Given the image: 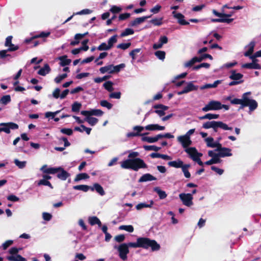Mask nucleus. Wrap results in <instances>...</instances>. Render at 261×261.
Masks as SVG:
<instances>
[{"label":"nucleus","mask_w":261,"mask_h":261,"mask_svg":"<svg viewBox=\"0 0 261 261\" xmlns=\"http://www.w3.org/2000/svg\"><path fill=\"white\" fill-rule=\"evenodd\" d=\"M131 45L130 42H127L125 43H120L117 46V47L122 50H125L128 48Z\"/></svg>","instance_id":"54"},{"label":"nucleus","mask_w":261,"mask_h":261,"mask_svg":"<svg viewBox=\"0 0 261 261\" xmlns=\"http://www.w3.org/2000/svg\"><path fill=\"white\" fill-rule=\"evenodd\" d=\"M121 97V93L120 92L111 93L109 95L111 98L119 99Z\"/></svg>","instance_id":"59"},{"label":"nucleus","mask_w":261,"mask_h":261,"mask_svg":"<svg viewBox=\"0 0 261 261\" xmlns=\"http://www.w3.org/2000/svg\"><path fill=\"white\" fill-rule=\"evenodd\" d=\"M73 189L77 190L87 192L90 189V187L87 185H78L74 186Z\"/></svg>","instance_id":"44"},{"label":"nucleus","mask_w":261,"mask_h":261,"mask_svg":"<svg viewBox=\"0 0 261 261\" xmlns=\"http://www.w3.org/2000/svg\"><path fill=\"white\" fill-rule=\"evenodd\" d=\"M204 141L206 144V146L208 147H216L217 148L218 147H220V143H219V142L215 141L214 139L211 137L206 138L204 139Z\"/></svg>","instance_id":"16"},{"label":"nucleus","mask_w":261,"mask_h":261,"mask_svg":"<svg viewBox=\"0 0 261 261\" xmlns=\"http://www.w3.org/2000/svg\"><path fill=\"white\" fill-rule=\"evenodd\" d=\"M183 204L187 206L193 204V197H179Z\"/></svg>","instance_id":"31"},{"label":"nucleus","mask_w":261,"mask_h":261,"mask_svg":"<svg viewBox=\"0 0 261 261\" xmlns=\"http://www.w3.org/2000/svg\"><path fill=\"white\" fill-rule=\"evenodd\" d=\"M221 128L224 130H231L232 128L229 127L227 126V125L221 121H218V126H217V129L218 128Z\"/></svg>","instance_id":"51"},{"label":"nucleus","mask_w":261,"mask_h":261,"mask_svg":"<svg viewBox=\"0 0 261 261\" xmlns=\"http://www.w3.org/2000/svg\"><path fill=\"white\" fill-rule=\"evenodd\" d=\"M100 105L102 107H106L108 109H111L112 108L113 105L106 100H101L100 102Z\"/></svg>","instance_id":"57"},{"label":"nucleus","mask_w":261,"mask_h":261,"mask_svg":"<svg viewBox=\"0 0 261 261\" xmlns=\"http://www.w3.org/2000/svg\"><path fill=\"white\" fill-rule=\"evenodd\" d=\"M132 248H142L148 249L150 248L152 251H158L161 247L159 244L154 240H151L148 238L139 237L137 238L136 242L130 243Z\"/></svg>","instance_id":"2"},{"label":"nucleus","mask_w":261,"mask_h":261,"mask_svg":"<svg viewBox=\"0 0 261 261\" xmlns=\"http://www.w3.org/2000/svg\"><path fill=\"white\" fill-rule=\"evenodd\" d=\"M237 64V62L236 61H233L231 63H226L222 65V68H229L236 65Z\"/></svg>","instance_id":"61"},{"label":"nucleus","mask_w":261,"mask_h":261,"mask_svg":"<svg viewBox=\"0 0 261 261\" xmlns=\"http://www.w3.org/2000/svg\"><path fill=\"white\" fill-rule=\"evenodd\" d=\"M150 16H144L142 17H138L136 18L135 20L132 21L130 23V25L133 27L137 26L141 23L145 21L146 19L150 18Z\"/></svg>","instance_id":"27"},{"label":"nucleus","mask_w":261,"mask_h":261,"mask_svg":"<svg viewBox=\"0 0 261 261\" xmlns=\"http://www.w3.org/2000/svg\"><path fill=\"white\" fill-rule=\"evenodd\" d=\"M59 169H57V168L49 167L47 165H44L40 168V170L43 173L51 174H54L58 173V170Z\"/></svg>","instance_id":"17"},{"label":"nucleus","mask_w":261,"mask_h":261,"mask_svg":"<svg viewBox=\"0 0 261 261\" xmlns=\"http://www.w3.org/2000/svg\"><path fill=\"white\" fill-rule=\"evenodd\" d=\"M219 117V115L216 114L208 113L206 114L207 119L213 120L218 119Z\"/></svg>","instance_id":"60"},{"label":"nucleus","mask_w":261,"mask_h":261,"mask_svg":"<svg viewBox=\"0 0 261 261\" xmlns=\"http://www.w3.org/2000/svg\"><path fill=\"white\" fill-rule=\"evenodd\" d=\"M125 67V65L123 63L119 65L114 66L113 65L110 64L107 66H105L101 67L99 69V71L101 73L104 74L108 73L112 74L114 73L119 72L121 69L124 68Z\"/></svg>","instance_id":"5"},{"label":"nucleus","mask_w":261,"mask_h":261,"mask_svg":"<svg viewBox=\"0 0 261 261\" xmlns=\"http://www.w3.org/2000/svg\"><path fill=\"white\" fill-rule=\"evenodd\" d=\"M14 162L15 164L20 169L24 168L27 164L26 161H20L18 159H15Z\"/></svg>","instance_id":"48"},{"label":"nucleus","mask_w":261,"mask_h":261,"mask_svg":"<svg viewBox=\"0 0 261 261\" xmlns=\"http://www.w3.org/2000/svg\"><path fill=\"white\" fill-rule=\"evenodd\" d=\"M155 109L154 112L160 117L163 116L165 114V111L168 109V107L163 105H157L153 106Z\"/></svg>","instance_id":"13"},{"label":"nucleus","mask_w":261,"mask_h":261,"mask_svg":"<svg viewBox=\"0 0 261 261\" xmlns=\"http://www.w3.org/2000/svg\"><path fill=\"white\" fill-rule=\"evenodd\" d=\"M155 55L159 59L164 60L165 58V52L162 50L156 51Z\"/></svg>","instance_id":"52"},{"label":"nucleus","mask_w":261,"mask_h":261,"mask_svg":"<svg viewBox=\"0 0 261 261\" xmlns=\"http://www.w3.org/2000/svg\"><path fill=\"white\" fill-rule=\"evenodd\" d=\"M111 49L108 43L102 42L97 47V49L100 51L108 50Z\"/></svg>","instance_id":"43"},{"label":"nucleus","mask_w":261,"mask_h":261,"mask_svg":"<svg viewBox=\"0 0 261 261\" xmlns=\"http://www.w3.org/2000/svg\"><path fill=\"white\" fill-rule=\"evenodd\" d=\"M185 151L193 161L196 162L200 166L203 165V163L200 159L202 154L199 152L196 148L192 147L187 148Z\"/></svg>","instance_id":"4"},{"label":"nucleus","mask_w":261,"mask_h":261,"mask_svg":"<svg viewBox=\"0 0 261 261\" xmlns=\"http://www.w3.org/2000/svg\"><path fill=\"white\" fill-rule=\"evenodd\" d=\"M242 67L243 68L260 69L261 66L257 62H252L251 63L244 64L242 65Z\"/></svg>","instance_id":"26"},{"label":"nucleus","mask_w":261,"mask_h":261,"mask_svg":"<svg viewBox=\"0 0 261 261\" xmlns=\"http://www.w3.org/2000/svg\"><path fill=\"white\" fill-rule=\"evenodd\" d=\"M82 105L81 103L78 102H74L72 105L71 110L73 112H77L80 111V109L81 108Z\"/></svg>","instance_id":"46"},{"label":"nucleus","mask_w":261,"mask_h":261,"mask_svg":"<svg viewBox=\"0 0 261 261\" xmlns=\"http://www.w3.org/2000/svg\"><path fill=\"white\" fill-rule=\"evenodd\" d=\"M7 259L9 261H27L26 258L19 254L8 256Z\"/></svg>","instance_id":"28"},{"label":"nucleus","mask_w":261,"mask_h":261,"mask_svg":"<svg viewBox=\"0 0 261 261\" xmlns=\"http://www.w3.org/2000/svg\"><path fill=\"white\" fill-rule=\"evenodd\" d=\"M113 85L114 84L112 82L107 81L103 84V86L107 91L109 92H112L114 89L113 87Z\"/></svg>","instance_id":"38"},{"label":"nucleus","mask_w":261,"mask_h":261,"mask_svg":"<svg viewBox=\"0 0 261 261\" xmlns=\"http://www.w3.org/2000/svg\"><path fill=\"white\" fill-rule=\"evenodd\" d=\"M57 169H60L58 170V175L57 176L59 178L62 180H66L67 178L69 176V173L65 171L61 167H58Z\"/></svg>","instance_id":"21"},{"label":"nucleus","mask_w":261,"mask_h":261,"mask_svg":"<svg viewBox=\"0 0 261 261\" xmlns=\"http://www.w3.org/2000/svg\"><path fill=\"white\" fill-rule=\"evenodd\" d=\"M221 102L217 100H211L202 108L203 112L217 111L220 110Z\"/></svg>","instance_id":"8"},{"label":"nucleus","mask_w":261,"mask_h":261,"mask_svg":"<svg viewBox=\"0 0 261 261\" xmlns=\"http://www.w3.org/2000/svg\"><path fill=\"white\" fill-rule=\"evenodd\" d=\"M216 150L219 152L218 155L219 157L230 156L232 155L231 149L228 148L222 147L221 144L220 147H218Z\"/></svg>","instance_id":"11"},{"label":"nucleus","mask_w":261,"mask_h":261,"mask_svg":"<svg viewBox=\"0 0 261 261\" xmlns=\"http://www.w3.org/2000/svg\"><path fill=\"white\" fill-rule=\"evenodd\" d=\"M218 121H207L203 123L202 127L204 129L213 128L214 130L217 132Z\"/></svg>","instance_id":"18"},{"label":"nucleus","mask_w":261,"mask_h":261,"mask_svg":"<svg viewBox=\"0 0 261 261\" xmlns=\"http://www.w3.org/2000/svg\"><path fill=\"white\" fill-rule=\"evenodd\" d=\"M115 240L118 243L122 242L125 239V236L124 234H119L115 236Z\"/></svg>","instance_id":"62"},{"label":"nucleus","mask_w":261,"mask_h":261,"mask_svg":"<svg viewBox=\"0 0 261 261\" xmlns=\"http://www.w3.org/2000/svg\"><path fill=\"white\" fill-rule=\"evenodd\" d=\"M42 217L44 220L48 221L51 220L52 215L50 213L44 212L42 214Z\"/></svg>","instance_id":"64"},{"label":"nucleus","mask_w":261,"mask_h":261,"mask_svg":"<svg viewBox=\"0 0 261 261\" xmlns=\"http://www.w3.org/2000/svg\"><path fill=\"white\" fill-rule=\"evenodd\" d=\"M186 93H188L189 92L197 90L198 89V86H195L193 82H189L187 83V86L184 89Z\"/></svg>","instance_id":"33"},{"label":"nucleus","mask_w":261,"mask_h":261,"mask_svg":"<svg viewBox=\"0 0 261 261\" xmlns=\"http://www.w3.org/2000/svg\"><path fill=\"white\" fill-rule=\"evenodd\" d=\"M144 129H145V127L141 126H135L133 127V130L136 132H135L136 134H138V136H140V135L142 136L143 135H140V133L142 131H143L144 130Z\"/></svg>","instance_id":"58"},{"label":"nucleus","mask_w":261,"mask_h":261,"mask_svg":"<svg viewBox=\"0 0 261 261\" xmlns=\"http://www.w3.org/2000/svg\"><path fill=\"white\" fill-rule=\"evenodd\" d=\"M168 164L169 166L175 168H181L185 165L184 164V162L179 159H178L175 161L169 162Z\"/></svg>","instance_id":"20"},{"label":"nucleus","mask_w":261,"mask_h":261,"mask_svg":"<svg viewBox=\"0 0 261 261\" xmlns=\"http://www.w3.org/2000/svg\"><path fill=\"white\" fill-rule=\"evenodd\" d=\"M50 71V68L49 65L47 64H45L44 67L41 68L38 72L39 75L44 76L48 74Z\"/></svg>","instance_id":"32"},{"label":"nucleus","mask_w":261,"mask_h":261,"mask_svg":"<svg viewBox=\"0 0 261 261\" xmlns=\"http://www.w3.org/2000/svg\"><path fill=\"white\" fill-rule=\"evenodd\" d=\"M243 75L242 74L237 72L234 70H231L229 78L233 81L229 83V85L232 86L243 83Z\"/></svg>","instance_id":"7"},{"label":"nucleus","mask_w":261,"mask_h":261,"mask_svg":"<svg viewBox=\"0 0 261 261\" xmlns=\"http://www.w3.org/2000/svg\"><path fill=\"white\" fill-rule=\"evenodd\" d=\"M119 229L120 230H124L129 232H132L134 230V227L131 225H121L119 227Z\"/></svg>","instance_id":"42"},{"label":"nucleus","mask_w":261,"mask_h":261,"mask_svg":"<svg viewBox=\"0 0 261 261\" xmlns=\"http://www.w3.org/2000/svg\"><path fill=\"white\" fill-rule=\"evenodd\" d=\"M60 89L59 88H56L54 91L53 92L52 95L53 96L57 99L58 98H60Z\"/></svg>","instance_id":"63"},{"label":"nucleus","mask_w":261,"mask_h":261,"mask_svg":"<svg viewBox=\"0 0 261 261\" xmlns=\"http://www.w3.org/2000/svg\"><path fill=\"white\" fill-rule=\"evenodd\" d=\"M139 155L138 152L130 151L128 155L129 159L120 163L121 167L123 169H130L134 171H138L141 168H147V165L144 161L137 158Z\"/></svg>","instance_id":"1"},{"label":"nucleus","mask_w":261,"mask_h":261,"mask_svg":"<svg viewBox=\"0 0 261 261\" xmlns=\"http://www.w3.org/2000/svg\"><path fill=\"white\" fill-rule=\"evenodd\" d=\"M134 33V31L133 29L130 28H127L125 29L120 34L121 37H124L130 35H133Z\"/></svg>","instance_id":"41"},{"label":"nucleus","mask_w":261,"mask_h":261,"mask_svg":"<svg viewBox=\"0 0 261 261\" xmlns=\"http://www.w3.org/2000/svg\"><path fill=\"white\" fill-rule=\"evenodd\" d=\"M250 94V92H246L243 94L242 99H233L231 100V103L234 105H241L242 108L249 107L250 111H253L257 108L258 104L256 100L249 98L248 95Z\"/></svg>","instance_id":"3"},{"label":"nucleus","mask_w":261,"mask_h":261,"mask_svg":"<svg viewBox=\"0 0 261 261\" xmlns=\"http://www.w3.org/2000/svg\"><path fill=\"white\" fill-rule=\"evenodd\" d=\"M221 83V81L217 80L213 84H205L200 87V89L203 90L204 89L212 88H216L217 87L218 85Z\"/></svg>","instance_id":"35"},{"label":"nucleus","mask_w":261,"mask_h":261,"mask_svg":"<svg viewBox=\"0 0 261 261\" xmlns=\"http://www.w3.org/2000/svg\"><path fill=\"white\" fill-rule=\"evenodd\" d=\"M0 126H2V131L7 134L10 133V129H16L18 128V125L13 122L1 123Z\"/></svg>","instance_id":"9"},{"label":"nucleus","mask_w":261,"mask_h":261,"mask_svg":"<svg viewBox=\"0 0 261 261\" xmlns=\"http://www.w3.org/2000/svg\"><path fill=\"white\" fill-rule=\"evenodd\" d=\"M190 167V165L189 164H185L182 168L181 170L183 172L186 178H190L191 176V174L190 172L188 171V168Z\"/></svg>","instance_id":"39"},{"label":"nucleus","mask_w":261,"mask_h":261,"mask_svg":"<svg viewBox=\"0 0 261 261\" xmlns=\"http://www.w3.org/2000/svg\"><path fill=\"white\" fill-rule=\"evenodd\" d=\"M141 51V48H136L132 50L129 53V56L132 58L133 60H135L137 58V54Z\"/></svg>","instance_id":"50"},{"label":"nucleus","mask_w":261,"mask_h":261,"mask_svg":"<svg viewBox=\"0 0 261 261\" xmlns=\"http://www.w3.org/2000/svg\"><path fill=\"white\" fill-rule=\"evenodd\" d=\"M130 243H134V242H129L128 243H123L120 244L118 247L115 246V248H117L119 252V256L123 260L127 259V255L129 253V247H132L130 246Z\"/></svg>","instance_id":"6"},{"label":"nucleus","mask_w":261,"mask_h":261,"mask_svg":"<svg viewBox=\"0 0 261 261\" xmlns=\"http://www.w3.org/2000/svg\"><path fill=\"white\" fill-rule=\"evenodd\" d=\"M88 220L91 225H96L99 222V219L96 216L90 217Z\"/></svg>","instance_id":"55"},{"label":"nucleus","mask_w":261,"mask_h":261,"mask_svg":"<svg viewBox=\"0 0 261 261\" xmlns=\"http://www.w3.org/2000/svg\"><path fill=\"white\" fill-rule=\"evenodd\" d=\"M156 180V178L149 173L143 175L139 179V182H146L148 181H152Z\"/></svg>","instance_id":"24"},{"label":"nucleus","mask_w":261,"mask_h":261,"mask_svg":"<svg viewBox=\"0 0 261 261\" xmlns=\"http://www.w3.org/2000/svg\"><path fill=\"white\" fill-rule=\"evenodd\" d=\"M165 128V126H160L156 124H149L145 127V129L147 130H163Z\"/></svg>","instance_id":"22"},{"label":"nucleus","mask_w":261,"mask_h":261,"mask_svg":"<svg viewBox=\"0 0 261 261\" xmlns=\"http://www.w3.org/2000/svg\"><path fill=\"white\" fill-rule=\"evenodd\" d=\"M90 190L92 191L96 190V192L101 195L105 194L103 188L99 184L97 183L94 184L92 187H90Z\"/></svg>","instance_id":"29"},{"label":"nucleus","mask_w":261,"mask_h":261,"mask_svg":"<svg viewBox=\"0 0 261 261\" xmlns=\"http://www.w3.org/2000/svg\"><path fill=\"white\" fill-rule=\"evenodd\" d=\"M57 59L60 61V65L61 66H65L66 65H68L71 62V60L68 59L67 56L65 55L59 57L57 58Z\"/></svg>","instance_id":"23"},{"label":"nucleus","mask_w":261,"mask_h":261,"mask_svg":"<svg viewBox=\"0 0 261 261\" xmlns=\"http://www.w3.org/2000/svg\"><path fill=\"white\" fill-rule=\"evenodd\" d=\"M221 160L218 157L212 158L210 160L205 162V164L207 165H211L214 164L220 163Z\"/></svg>","instance_id":"45"},{"label":"nucleus","mask_w":261,"mask_h":261,"mask_svg":"<svg viewBox=\"0 0 261 261\" xmlns=\"http://www.w3.org/2000/svg\"><path fill=\"white\" fill-rule=\"evenodd\" d=\"M11 101L10 96L9 95H5L3 96L0 99V103H3L4 105H7Z\"/></svg>","instance_id":"49"},{"label":"nucleus","mask_w":261,"mask_h":261,"mask_svg":"<svg viewBox=\"0 0 261 261\" xmlns=\"http://www.w3.org/2000/svg\"><path fill=\"white\" fill-rule=\"evenodd\" d=\"M255 44V43L254 41H251L247 46H246L247 51L244 53L245 56L248 57L252 54L254 51Z\"/></svg>","instance_id":"25"},{"label":"nucleus","mask_w":261,"mask_h":261,"mask_svg":"<svg viewBox=\"0 0 261 261\" xmlns=\"http://www.w3.org/2000/svg\"><path fill=\"white\" fill-rule=\"evenodd\" d=\"M172 15L173 17L177 20L178 23L181 25H187L189 23L185 20V16L180 13H178L176 11L172 12Z\"/></svg>","instance_id":"14"},{"label":"nucleus","mask_w":261,"mask_h":261,"mask_svg":"<svg viewBox=\"0 0 261 261\" xmlns=\"http://www.w3.org/2000/svg\"><path fill=\"white\" fill-rule=\"evenodd\" d=\"M117 37L118 36L117 35H115L109 39L108 41V44H109V46H110L111 48H112L114 44L117 42Z\"/></svg>","instance_id":"40"},{"label":"nucleus","mask_w":261,"mask_h":261,"mask_svg":"<svg viewBox=\"0 0 261 261\" xmlns=\"http://www.w3.org/2000/svg\"><path fill=\"white\" fill-rule=\"evenodd\" d=\"M12 39L11 36H8L6 40L5 46L8 47V50L15 51L18 49V47L12 43Z\"/></svg>","instance_id":"19"},{"label":"nucleus","mask_w":261,"mask_h":261,"mask_svg":"<svg viewBox=\"0 0 261 261\" xmlns=\"http://www.w3.org/2000/svg\"><path fill=\"white\" fill-rule=\"evenodd\" d=\"M36 183L38 186H42V185L46 186H48L50 188L53 189V186H52L51 183L48 180H47L45 178H44L43 177L42 179L39 180L38 181H36Z\"/></svg>","instance_id":"34"},{"label":"nucleus","mask_w":261,"mask_h":261,"mask_svg":"<svg viewBox=\"0 0 261 261\" xmlns=\"http://www.w3.org/2000/svg\"><path fill=\"white\" fill-rule=\"evenodd\" d=\"M153 204V201L152 200H150L148 203L142 202L136 205V208L137 210H140L143 208L151 207Z\"/></svg>","instance_id":"30"},{"label":"nucleus","mask_w":261,"mask_h":261,"mask_svg":"<svg viewBox=\"0 0 261 261\" xmlns=\"http://www.w3.org/2000/svg\"><path fill=\"white\" fill-rule=\"evenodd\" d=\"M85 116V121H86L90 125L92 126L95 125L98 122V119L97 118L90 117L91 115H87Z\"/></svg>","instance_id":"36"},{"label":"nucleus","mask_w":261,"mask_h":261,"mask_svg":"<svg viewBox=\"0 0 261 261\" xmlns=\"http://www.w3.org/2000/svg\"><path fill=\"white\" fill-rule=\"evenodd\" d=\"M67 76V73H64L62 74H60L58 75L54 80L55 82L59 84L62 81H63L64 79H65Z\"/></svg>","instance_id":"53"},{"label":"nucleus","mask_w":261,"mask_h":261,"mask_svg":"<svg viewBox=\"0 0 261 261\" xmlns=\"http://www.w3.org/2000/svg\"><path fill=\"white\" fill-rule=\"evenodd\" d=\"M177 139L185 149L189 148L188 147L192 144L191 137H188L185 135L177 137Z\"/></svg>","instance_id":"10"},{"label":"nucleus","mask_w":261,"mask_h":261,"mask_svg":"<svg viewBox=\"0 0 261 261\" xmlns=\"http://www.w3.org/2000/svg\"><path fill=\"white\" fill-rule=\"evenodd\" d=\"M143 147L146 150H153L157 151L161 149V147L155 145L144 146Z\"/></svg>","instance_id":"56"},{"label":"nucleus","mask_w":261,"mask_h":261,"mask_svg":"<svg viewBox=\"0 0 261 261\" xmlns=\"http://www.w3.org/2000/svg\"><path fill=\"white\" fill-rule=\"evenodd\" d=\"M231 9V7H229L227 5H225L222 7V12L219 13L216 10H213L212 12L216 16L219 17H229L232 15L233 14V12H230L229 14H225L224 13L225 9Z\"/></svg>","instance_id":"12"},{"label":"nucleus","mask_w":261,"mask_h":261,"mask_svg":"<svg viewBox=\"0 0 261 261\" xmlns=\"http://www.w3.org/2000/svg\"><path fill=\"white\" fill-rule=\"evenodd\" d=\"M163 18H154L151 19L150 22L154 25L160 26L163 24Z\"/></svg>","instance_id":"47"},{"label":"nucleus","mask_w":261,"mask_h":261,"mask_svg":"<svg viewBox=\"0 0 261 261\" xmlns=\"http://www.w3.org/2000/svg\"><path fill=\"white\" fill-rule=\"evenodd\" d=\"M81 113L82 115L84 116H101L103 115V112L101 110L99 109H92L89 111H82L81 112Z\"/></svg>","instance_id":"15"},{"label":"nucleus","mask_w":261,"mask_h":261,"mask_svg":"<svg viewBox=\"0 0 261 261\" xmlns=\"http://www.w3.org/2000/svg\"><path fill=\"white\" fill-rule=\"evenodd\" d=\"M89 178V176L88 175V174H87L86 173H82L78 174L76 175V176L74 178V181H79L80 180H81L83 179H88Z\"/></svg>","instance_id":"37"}]
</instances>
